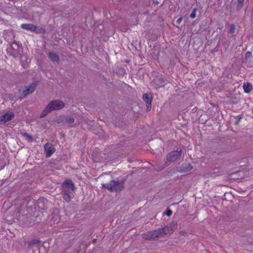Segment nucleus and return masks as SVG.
Listing matches in <instances>:
<instances>
[{"label":"nucleus","instance_id":"f257e3e1","mask_svg":"<svg viewBox=\"0 0 253 253\" xmlns=\"http://www.w3.org/2000/svg\"><path fill=\"white\" fill-rule=\"evenodd\" d=\"M176 224L170 223L169 225L165 226L163 228H159L154 231L149 232L143 234V238L146 240H154L159 237H163L164 235L170 234L176 228Z\"/></svg>","mask_w":253,"mask_h":253},{"label":"nucleus","instance_id":"f03ea898","mask_svg":"<svg viewBox=\"0 0 253 253\" xmlns=\"http://www.w3.org/2000/svg\"><path fill=\"white\" fill-rule=\"evenodd\" d=\"M65 104L63 101L59 100H53L51 101L43 110L41 115V117H44L52 111L60 110L63 108Z\"/></svg>","mask_w":253,"mask_h":253},{"label":"nucleus","instance_id":"7ed1b4c3","mask_svg":"<svg viewBox=\"0 0 253 253\" xmlns=\"http://www.w3.org/2000/svg\"><path fill=\"white\" fill-rule=\"evenodd\" d=\"M62 186L64 192V198L66 201H69L73 196L72 191L74 189V184L71 180H66L63 182Z\"/></svg>","mask_w":253,"mask_h":253},{"label":"nucleus","instance_id":"20e7f679","mask_svg":"<svg viewBox=\"0 0 253 253\" xmlns=\"http://www.w3.org/2000/svg\"><path fill=\"white\" fill-rule=\"evenodd\" d=\"M103 187L110 191H119L123 188V182L122 181L113 180L110 182L102 184Z\"/></svg>","mask_w":253,"mask_h":253},{"label":"nucleus","instance_id":"39448f33","mask_svg":"<svg viewBox=\"0 0 253 253\" xmlns=\"http://www.w3.org/2000/svg\"><path fill=\"white\" fill-rule=\"evenodd\" d=\"M21 27L31 32H35L37 33H41L42 29L41 28H37L35 25L31 24H23L21 25Z\"/></svg>","mask_w":253,"mask_h":253},{"label":"nucleus","instance_id":"423d86ee","mask_svg":"<svg viewBox=\"0 0 253 253\" xmlns=\"http://www.w3.org/2000/svg\"><path fill=\"white\" fill-rule=\"evenodd\" d=\"M45 153L48 157L51 156L55 152L53 146L50 143H46L44 145Z\"/></svg>","mask_w":253,"mask_h":253},{"label":"nucleus","instance_id":"0eeeda50","mask_svg":"<svg viewBox=\"0 0 253 253\" xmlns=\"http://www.w3.org/2000/svg\"><path fill=\"white\" fill-rule=\"evenodd\" d=\"M181 155L180 151H175L171 152L168 156L167 159L169 161L174 162L178 159Z\"/></svg>","mask_w":253,"mask_h":253},{"label":"nucleus","instance_id":"6e6552de","mask_svg":"<svg viewBox=\"0 0 253 253\" xmlns=\"http://www.w3.org/2000/svg\"><path fill=\"white\" fill-rule=\"evenodd\" d=\"M143 99L147 104V109L149 111L151 109V102L152 96L150 94L145 93L143 95Z\"/></svg>","mask_w":253,"mask_h":253},{"label":"nucleus","instance_id":"1a4fd4ad","mask_svg":"<svg viewBox=\"0 0 253 253\" xmlns=\"http://www.w3.org/2000/svg\"><path fill=\"white\" fill-rule=\"evenodd\" d=\"M13 117L12 113H6L0 117V123L4 124L11 120Z\"/></svg>","mask_w":253,"mask_h":253},{"label":"nucleus","instance_id":"9d476101","mask_svg":"<svg viewBox=\"0 0 253 253\" xmlns=\"http://www.w3.org/2000/svg\"><path fill=\"white\" fill-rule=\"evenodd\" d=\"M36 86V84L35 83H33L30 85L29 86H28L25 89H24L23 91V93L25 96L32 93L35 89Z\"/></svg>","mask_w":253,"mask_h":253},{"label":"nucleus","instance_id":"9b49d317","mask_svg":"<svg viewBox=\"0 0 253 253\" xmlns=\"http://www.w3.org/2000/svg\"><path fill=\"white\" fill-rule=\"evenodd\" d=\"M13 49L16 50V53L17 54H20L23 50V47L22 44L18 42H14L12 45Z\"/></svg>","mask_w":253,"mask_h":253},{"label":"nucleus","instance_id":"f8f14e48","mask_svg":"<svg viewBox=\"0 0 253 253\" xmlns=\"http://www.w3.org/2000/svg\"><path fill=\"white\" fill-rule=\"evenodd\" d=\"M243 88L245 92L249 93L252 89V84L251 83L245 84L243 85Z\"/></svg>","mask_w":253,"mask_h":253},{"label":"nucleus","instance_id":"ddd939ff","mask_svg":"<svg viewBox=\"0 0 253 253\" xmlns=\"http://www.w3.org/2000/svg\"><path fill=\"white\" fill-rule=\"evenodd\" d=\"M193 167L191 165L187 164L185 165L184 167L180 171L182 172H185L190 170Z\"/></svg>","mask_w":253,"mask_h":253},{"label":"nucleus","instance_id":"4468645a","mask_svg":"<svg viewBox=\"0 0 253 253\" xmlns=\"http://www.w3.org/2000/svg\"><path fill=\"white\" fill-rule=\"evenodd\" d=\"M49 57L52 61H57L59 59L58 56L54 53L50 52L49 53Z\"/></svg>","mask_w":253,"mask_h":253},{"label":"nucleus","instance_id":"2eb2a0df","mask_svg":"<svg viewBox=\"0 0 253 253\" xmlns=\"http://www.w3.org/2000/svg\"><path fill=\"white\" fill-rule=\"evenodd\" d=\"M22 136L23 138L28 142L33 141V138L31 135L26 133H24L22 134Z\"/></svg>","mask_w":253,"mask_h":253},{"label":"nucleus","instance_id":"dca6fc26","mask_svg":"<svg viewBox=\"0 0 253 253\" xmlns=\"http://www.w3.org/2000/svg\"><path fill=\"white\" fill-rule=\"evenodd\" d=\"M41 241L40 240H36V239L33 240L29 243V245L30 246H33V245H37V244H40L41 243Z\"/></svg>","mask_w":253,"mask_h":253},{"label":"nucleus","instance_id":"f3484780","mask_svg":"<svg viewBox=\"0 0 253 253\" xmlns=\"http://www.w3.org/2000/svg\"><path fill=\"white\" fill-rule=\"evenodd\" d=\"M245 0H237V7L238 9H240L242 8L243 5V2Z\"/></svg>","mask_w":253,"mask_h":253},{"label":"nucleus","instance_id":"a211bd4d","mask_svg":"<svg viewBox=\"0 0 253 253\" xmlns=\"http://www.w3.org/2000/svg\"><path fill=\"white\" fill-rule=\"evenodd\" d=\"M235 26L233 24H231L230 26V30H229V33L230 34H233L235 32Z\"/></svg>","mask_w":253,"mask_h":253},{"label":"nucleus","instance_id":"6ab92c4d","mask_svg":"<svg viewBox=\"0 0 253 253\" xmlns=\"http://www.w3.org/2000/svg\"><path fill=\"white\" fill-rule=\"evenodd\" d=\"M196 9H194L192 12L191 13L190 15V17L193 19L194 18H195L196 17Z\"/></svg>","mask_w":253,"mask_h":253},{"label":"nucleus","instance_id":"aec40b11","mask_svg":"<svg viewBox=\"0 0 253 253\" xmlns=\"http://www.w3.org/2000/svg\"><path fill=\"white\" fill-rule=\"evenodd\" d=\"M172 211L170 210H168L166 212H164V214H165L168 216H170L172 214Z\"/></svg>","mask_w":253,"mask_h":253},{"label":"nucleus","instance_id":"412c9836","mask_svg":"<svg viewBox=\"0 0 253 253\" xmlns=\"http://www.w3.org/2000/svg\"><path fill=\"white\" fill-rule=\"evenodd\" d=\"M67 121L69 123H73L74 122V119L72 117H69L67 119Z\"/></svg>","mask_w":253,"mask_h":253},{"label":"nucleus","instance_id":"4be33fe9","mask_svg":"<svg viewBox=\"0 0 253 253\" xmlns=\"http://www.w3.org/2000/svg\"><path fill=\"white\" fill-rule=\"evenodd\" d=\"M182 20V18L181 17L179 18H178L176 21V23L177 24H180Z\"/></svg>","mask_w":253,"mask_h":253},{"label":"nucleus","instance_id":"5701e85b","mask_svg":"<svg viewBox=\"0 0 253 253\" xmlns=\"http://www.w3.org/2000/svg\"><path fill=\"white\" fill-rule=\"evenodd\" d=\"M179 233L180 235H182L183 236H187V233L185 231H180Z\"/></svg>","mask_w":253,"mask_h":253},{"label":"nucleus","instance_id":"b1692460","mask_svg":"<svg viewBox=\"0 0 253 253\" xmlns=\"http://www.w3.org/2000/svg\"><path fill=\"white\" fill-rule=\"evenodd\" d=\"M252 55V53L251 52H248L246 54V57H250Z\"/></svg>","mask_w":253,"mask_h":253},{"label":"nucleus","instance_id":"393cba45","mask_svg":"<svg viewBox=\"0 0 253 253\" xmlns=\"http://www.w3.org/2000/svg\"><path fill=\"white\" fill-rule=\"evenodd\" d=\"M95 240H96V239H95V240L93 241V242H95Z\"/></svg>","mask_w":253,"mask_h":253},{"label":"nucleus","instance_id":"a878e982","mask_svg":"<svg viewBox=\"0 0 253 253\" xmlns=\"http://www.w3.org/2000/svg\"><path fill=\"white\" fill-rule=\"evenodd\" d=\"M95 240H96V239H95V240L93 241V242H95Z\"/></svg>","mask_w":253,"mask_h":253},{"label":"nucleus","instance_id":"bb28decb","mask_svg":"<svg viewBox=\"0 0 253 253\" xmlns=\"http://www.w3.org/2000/svg\"><path fill=\"white\" fill-rule=\"evenodd\" d=\"M95 240H96V239H95V240L93 241V242H95Z\"/></svg>","mask_w":253,"mask_h":253}]
</instances>
